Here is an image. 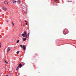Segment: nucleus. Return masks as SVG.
Masks as SVG:
<instances>
[{
	"mask_svg": "<svg viewBox=\"0 0 76 76\" xmlns=\"http://www.w3.org/2000/svg\"><path fill=\"white\" fill-rule=\"evenodd\" d=\"M12 25H13V26H15V25H14V24L13 23V22H12Z\"/></svg>",
	"mask_w": 76,
	"mask_h": 76,
	"instance_id": "15",
	"label": "nucleus"
},
{
	"mask_svg": "<svg viewBox=\"0 0 76 76\" xmlns=\"http://www.w3.org/2000/svg\"><path fill=\"white\" fill-rule=\"evenodd\" d=\"M19 67H22V65L21 64H19V66H18Z\"/></svg>",
	"mask_w": 76,
	"mask_h": 76,
	"instance_id": "6",
	"label": "nucleus"
},
{
	"mask_svg": "<svg viewBox=\"0 0 76 76\" xmlns=\"http://www.w3.org/2000/svg\"><path fill=\"white\" fill-rule=\"evenodd\" d=\"M4 2L5 4H8V3H8V2H7L6 1H4Z\"/></svg>",
	"mask_w": 76,
	"mask_h": 76,
	"instance_id": "7",
	"label": "nucleus"
},
{
	"mask_svg": "<svg viewBox=\"0 0 76 76\" xmlns=\"http://www.w3.org/2000/svg\"><path fill=\"white\" fill-rule=\"evenodd\" d=\"M55 1H57V0H55Z\"/></svg>",
	"mask_w": 76,
	"mask_h": 76,
	"instance_id": "21",
	"label": "nucleus"
},
{
	"mask_svg": "<svg viewBox=\"0 0 76 76\" xmlns=\"http://www.w3.org/2000/svg\"><path fill=\"white\" fill-rule=\"evenodd\" d=\"M28 36H29V33H28Z\"/></svg>",
	"mask_w": 76,
	"mask_h": 76,
	"instance_id": "18",
	"label": "nucleus"
},
{
	"mask_svg": "<svg viewBox=\"0 0 76 76\" xmlns=\"http://www.w3.org/2000/svg\"><path fill=\"white\" fill-rule=\"evenodd\" d=\"M6 76H9V75H7Z\"/></svg>",
	"mask_w": 76,
	"mask_h": 76,
	"instance_id": "23",
	"label": "nucleus"
},
{
	"mask_svg": "<svg viewBox=\"0 0 76 76\" xmlns=\"http://www.w3.org/2000/svg\"><path fill=\"white\" fill-rule=\"evenodd\" d=\"M16 1H12V2L13 3H16Z\"/></svg>",
	"mask_w": 76,
	"mask_h": 76,
	"instance_id": "8",
	"label": "nucleus"
},
{
	"mask_svg": "<svg viewBox=\"0 0 76 76\" xmlns=\"http://www.w3.org/2000/svg\"><path fill=\"white\" fill-rule=\"evenodd\" d=\"M25 22H27V21H26V20H25Z\"/></svg>",
	"mask_w": 76,
	"mask_h": 76,
	"instance_id": "20",
	"label": "nucleus"
},
{
	"mask_svg": "<svg viewBox=\"0 0 76 76\" xmlns=\"http://www.w3.org/2000/svg\"><path fill=\"white\" fill-rule=\"evenodd\" d=\"M7 53H8L9 51L10 50V48L8 47L7 48Z\"/></svg>",
	"mask_w": 76,
	"mask_h": 76,
	"instance_id": "4",
	"label": "nucleus"
},
{
	"mask_svg": "<svg viewBox=\"0 0 76 76\" xmlns=\"http://www.w3.org/2000/svg\"><path fill=\"white\" fill-rule=\"evenodd\" d=\"M4 61V62H5L6 64H8V62H7L6 61Z\"/></svg>",
	"mask_w": 76,
	"mask_h": 76,
	"instance_id": "10",
	"label": "nucleus"
},
{
	"mask_svg": "<svg viewBox=\"0 0 76 76\" xmlns=\"http://www.w3.org/2000/svg\"><path fill=\"white\" fill-rule=\"evenodd\" d=\"M23 48L24 50H25L26 49V46L24 45L23 46Z\"/></svg>",
	"mask_w": 76,
	"mask_h": 76,
	"instance_id": "5",
	"label": "nucleus"
},
{
	"mask_svg": "<svg viewBox=\"0 0 76 76\" xmlns=\"http://www.w3.org/2000/svg\"><path fill=\"white\" fill-rule=\"evenodd\" d=\"M23 46V45H20V47L22 48H23V47H22Z\"/></svg>",
	"mask_w": 76,
	"mask_h": 76,
	"instance_id": "9",
	"label": "nucleus"
},
{
	"mask_svg": "<svg viewBox=\"0 0 76 76\" xmlns=\"http://www.w3.org/2000/svg\"><path fill=\"white\" fill-rule=\"evenodd\" d=\"M19 40H18L17 42V43H19Z\"/></svg>",
	"mask_w": 76,
	"mask_h": 76,
	"instance_id": "14",
	"label": "nucleus"
},
{
	"mask_svg": "<svg viewBox=\"0 0 76 76\" xmlns=\"http://www.w3.org/2000/svg\"><path fill=\"white\" fill-rule=\"evenodd\" d=\"M7 22H9V21L7 20Z\"/></svg>",
	"mask_w": 76,
	"mask_h": 76,
	"instance_id": "22",
	"label": "nucleus"
},
{
	"mask_svg": "<svg viewBox=\"0 0 76 76\" xmlns=\"http://www.w3.org/2000/svg\"><path fill=\"white\" fill-rule=\"evenodd\" d=\"M26 38H23V41H25L26 40Z\"/></svg>",
	"mask_w": 76,
	"mask_h": 76,
	"instance_id": "12",
	"label": "nucleus"
},
{
	"mask_svg": "<svg viewBox=\"0 0 76 76\" xmlns=\"http://www.w3.org/2000/svg\"><path fill=\"white\" fill-rule=\"evenodd\" d=\"M68 2H69V1H68Z\"/></svg>",
	"mask_w": 76,
	"mask_h": 76,
	"instance_id": "24",
	"label": "nucleus"
},
{
	"mask_svg": "<svg viewBox=\"0 0 76 76\" xmlns=\"http://www.w3.org/2000/svg\"><path fill=\"white\" fill-rule=\"evenodd\" d=\"M26 5H24V4H22V7L23 8V9H26Z\"/></svg>",
	"mask_w": 76,
	"mask_h": 76,
	"instance_id": "2",
	"label": "nucleus"
},
{
	"mask_svg": "<svg viewBox=\"0 0 76 76\" xmlns=\"http://www.w3.org/2000/svg\"><path fill=\"white\" fill-rule=\"evenodd\" d=\"M2 9L3 10H4V11H6V10H7V8H6V7H3Z\"/></svg>",
	"mask_w": 76,
	"mask_h": 76,
	"instance_id": "3",
	"label": "nucleus"
},
{
	"mask_svg": "<svg viewBox=\"0 0 76 76\" xmlns=\"http://www.w3.org/2000/svg\"><path fill=\"white\" fill-rule=\"evenodd\" d=\"M19 66H18L17 68H16V70H18V69H19Z\"/></svg>",
	"mask_w": 76,
	"mask_h": 76,
	"instance_id": "11",
	"label": "nucleus"
},
{
	"mask_svg": "<svg viewBox=\"0 0 76 76\" xmlns=\"http://www.w3.org/2000/svg\"><path fill=\"white\" fill-rule=\"evenodd\" d=\"M1 43H0V48H1Z\"/></svg>",
	"mask_w": 76,
	"mask_h": 76,
	"instance_id": "17",
	"label": "nucleus"
},
{
	"mask_svg": "<svg viewBox=\"0 0 76 76\" xmlns=\"http://www.w3.org/2000/svg\"><path fill=\"white\" fill-rule=\"evenodd\" d=\"M26 31H25L24 34H22L21 35L23 37H25V38H26L27 37V34Z\"/></svg>",
	"mask_w": 76,
	"mask_h": 76,
	"instance_id": "1",
	"label": "nucleus"
},
{
	"mask_svg": "<svg viewBox=\"0 0 76 76\" xmlns=\"http://www.w3.org/2000/svg\"><path fill=\"white\" fill-rule=\"evenodd\" d=\"M18 3H19V4H20V1H19V0H18Z\"/></svg>",
	"mask_w": 76,
	"mask_h": 76,
	"instance_id": "13",
	"label": "nucleus"
},
{
	"mask_svg": "<svg viewBox=\"0 0 76 76\" xmlns=\"http://www.w3.org/2000/svg\"><path fill=\"white\" fill-rule=\"evenodd\" d=\"M26 25H28V23H26Z\"/></svg>",
	"mask_w": 76,
	"mask_h": 76,
	"instance_id": "19",
	"label": "nucleus"
},
{
	"mask_svg": "<svg viewBox=\"0 0 76 76\" xmlns=\"http://www.w3.org/2000/svg\"><path fill=\"white\" fill-rule=\"evenodd\" d=\"M20 53V51H17L16 53L17 54H18V53Z\"/></svg>",
	"mask_w": 76,
	"mask_h": 76,
	"instance_id": "16",
	"label": "nucleus"
},
{
	"mask_svg": "<svg viewBox=\"0 0 76 76\" xmlns=\"http://www.w3.org/2000/svg\"><path fill=\"white\" fill-rule=\"evenodd\" d=\"M75 48H76V47H75Z\"/></svg>",
	"mask_w": 76,
	"mask_h": 76,
	"instance_id": "25",
	"label": "nucleus"
}]
</instances>
